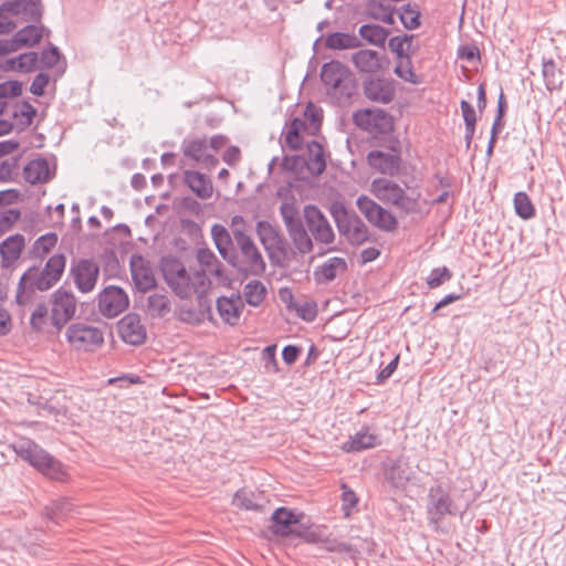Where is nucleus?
<instances>
[{
	"label": "nucleus",
	"instance_id": "423d86ee",
	"mask_svg": "<svg viewBox=\"0 0 566 566\" xmlns=\"http://www.w3.org/2000/svg\"><path fill=\"white\" fill-rule=\"evenodd\" d=\"M321 80L328 87V93L339 97L350 98L357 88L352 71L336 60L323 64Z\"/></svg>",
	"mask_w": 566,
	"mask_h": 566
},
{
	"label": "nucleus",
	"instance_id": "0e129e2a",
	"mask_svg": "<svg viewBox=\"0 0 566 566\" xmlns=\"http://www.w3.org/2000/svg\"><path fill=\"white\" fill-rule=\"evenodd\" d=\"M22 93V83L19 81H7L0 83V98L18 97Z\"/></svg>",
	"mask_w": 566,
	"mask_h": 566
},
{
	"label": "nucleus",
	"instance_id": "13d9d810",
	"mask_svg": "<svg viewBox=\"0 0 566 566\" xmlns=\"http://www.w3.org/2000/svg\"><path fill=\"white\" fill-rule=\"evenodd\" d=\"M60 59V50L55 45L50 44L48 49H44L41 52V56L39 57V66L44 69H52L59 63Z\"/></svg>",
	"mask_w": 566,
	"mask_h": 566
},
{
	"label": "nucleus",
	"instance_id": "4d7b16f0",
	"mask_svg": "<svg viewBox=\"0 0 566 566\" xmlns=\"http://www.w3.org/2000/svg\"><path fill=\"white\" fill-rule=\"evenodd\" d=\"M452 275V272L447 266L434 268L427 279V284L430 289L439 287L444 282L451 280Z\"/></svg>",
	"mask_w": 566,
	"mask_h": 566
},
{
	"label": "nucleus",
	"instance_id": "680f3d73",
	"mask_svg": "<svg viewBox=\"0 0 566 566\" xmlns=\"http://www.w3.org/2000/svg\"><path fill=\"white\" fill-rule=\"evenodd\" d=\"M292 310L306 322H313L317 315V305L314 302L294 303Z\"/></svg>",
	"mask_w": 566,
	"mask_h": 566
},
{
	"label": "nucleus",
	"instance_id": "412c9836",
	"mask_svg": "<svg viewBox=\"0 0 566 566\" xmlns=\"http://www.w3.org/2000/svg\"><path fill=\"white\" fill-rule=\"evenodd\" d=\"M382 473L386 482L395 489L403 488L410 480V468L402 455L385 462Z\"/></svg>",
	"mask_w": 566,
	"mask_h": 566
},
{
	"label": "nucleus",
	"instance_id": "4c0bfd02",
	"mask_svg": "<svg viewBox=\"0 0 566 566\" xmlns=\"http://www.w3.org/2000/svg\"><path fill=\"white\" fill-rule=\"evenodd\" d=\"M377 444V436L371 434L368 430L359 431L348 441L344 443L343 449L346 452H360L366 449L374 448Z\"/></svg>",
	"mask_w": 566,
	"mask_h": 566
},
{
	"label": "nucleus",
	"instance_id": "f704fd0d",
	"mask_svg": "<svg viewBox=\"0 0 566 566\" xmlns=\"http://www.w3.org/2000/svg\"><path fill=\"white\" fill-rule=\"evenodd\" d=\"M394 12L395 9L391 6L385 4L380 0L366 1V14L370 19L392 25L395 23Z\"/></svg>",
	"mask_w": 566,
	"mask_h": 566
},
{
	"label": "nucleus",
	"instance_id": "2f4dec72",
	"mask_svg": "<svg viewBox=\"0 0 566 566\" xmlns=\"http://www.w3.org/2000/svg\"><path fill=\"white\" fill-rule=\"evenodd\" d=\"M306 149L308 156L307 169L312 175H322L327 167L324 146L317 140H312L307 143Z\"/></svg>",
	"mask_w": 566,
	"mask_h": 566
},
{
	"label": "nucleus",
	"instance_id": "6e6552de",
	"mask_svg": "<svg viewBox=\"0 0 566 566\" xmlns=\"http://www.w3.org/2000/svg\"><path fill=\"white\" fill-rule=\"evenodd\" d=\"M280 213L297 252L301 254L312 252L314 249L313 240L307 233L294 205L286 202L282 203L280 207Z\"/></svg>",
	"mask_w": 566,
	"mask_h": 566
},
{
	"label": "nucleus",
	"instance_id": "a211bd4d",
	"mask_svg": "<svg viewBox=\"0 0 566 566\" xmlns=\"http://www.w3.org/2000/svg\"><path fill=\"white\" fill-rule=\"evenodd\" d=\"M122 339L129 345L139 346L145 343L147 333L136 313H128L117 324Z\"/></svg>",
	"mask_w": 566,
	"mask_h": 566
},
{
	"label": "nucleus",
	"instance_id": "5fc2aeb1",
	"mask_svg": "<svg viewBox=\"0 0 566 566\" xmlns=\"http://www.w3.org/2000/svg\"><path fill=\"white\" fill-rule=\"evenodd\" d=\"M376 228L391 232L397 229L398 221L397 218L385 208H377V220L374 224Z\"/></svg>",
	"mask_w": 566,
	"mask_h": 566
},
{
	"label": "nucleus",
	"instance_id": "7ed1b4c3",
	"mask_svg": "<svg viewBox=\"0 0 566 566\" xmlns=\"http://www.w3.org/2000/svg\"><path fill=\"white\" fill-rule=\"evenodd\" d=\"M66 258L56 253L49 258L43 269L29 268L20 277L17 290V302L25 303L35 291L44 292L53 287L62 277Z\"/></svg>",
	"mask_w": 566,
	"mask_h": 566
},
{
	"label": "nucleus",
	"instance_id": "f8f14e48",
	"mask_svg": "<svg viewBox=\"0 0 566 566\" xmlns=\"http://www.w3.org/2000/svg\"><path fill=\"white\" fill-rule=\"evenodd\" d=\"M304 227L317 243L331 244L335 240L334 230L323 213L315 205H306L303 209Z\"/></svg>",
	"mask_w": 566,
	"mask_h": 566
},
{
	"label": "nucleus",
	"instance_id": "5701e85b",
	"mask_svg": "<svg viewBox=\"0 0 566 566\" xmlns=\"http://www.w3.org/2000/svg\"><path fill=\"white\" fill-rule=\"evenodd\" d=\"M303 516V513L295 514L286 507H279L271 515L270 531L276 536L291 537L293 525L298 524Z\"/></svg>",
	"mask_w": 566,
	"mask_h": 566
},
{
	"label": "nucleus",
	"instance_id": "473e14b6",
	"mask_svg": "<svg viewBox=\"0 0 566 566\" xmlns=\"http://www.w3.org/2000/svg\"><path fill=\"white\" fill-rule=\"evenodd\" d=\"M302 132H308L307 122L300 117H294L286 130L283 132L285 145L291 150H300L303 148L304 139Z\"/></svg>",
	"mask_w": 566,
	"mask_h": 566
},
{
	"label": "nucleus",
	"instance_id": "052dcab7",
	"mask_svg": "<svg viewBox=\"0 0 566 566\" xmlns=\"http://www.w3.org/2000/svg\"><path fill=\"white\" fill-rule=\"evenodd\" d=\"M291 537H300L307 543H316L321 541V533L305 527L300 521L298 524L293 525Z\"/></svg>",
	"mask_w": 566,
	"mask_h": 566
},
{
	"label": "nucleus",
	"instance_id": "4be33fe9",
	"mask_svg": "<svg viewBox=\"0 0 566 566\" xmlns=\"http://www.w3.org/2000/svg\"><path fill=\"white\" fill-rule=\"evenodd\" d=\"M368 165L380 174L396 176L399 172L401 157L398 154L371 150L367 155Z\"/></svg>",
	"mask_w": 566,
	"mask_h": 566
},
{
	"label": "nucleus",
	"instance_id": "58836bf2",
	"mask_svg": "<svg viewBox=\"0 0 566 566\" xmlns=\"http://www.w3.org/2000/svg\"><path fill=\"white\" fill-rule=\"evenodd\" d=\"M7 64L9 69L22 73H29L35 69H40L39 55L35 52L22 53L18 57L8 60Z\"/></svg>",
	"mask_w": 566,
	"mask_h": 566
},
{
	"label": "nucleus",
	"instance_id": "9b49d317",
	"mask_svg": "<svg viewBox=\"0 0 566 566\" xmlns=\"http://www.w3.org/2000/svg\"><path fill=\"white\" fill-rule=\"evenodd\" d=\"M51 304L50 323L60 332L74 317L77 300L72 291L61 286L52 293Z\"/></svg>",
	"mask_w": 566,
	"mask_h": 566
},
{
	"label": "nucleus",
	"instance_id": "6e6d98bb",
	"mask_svg": "<svg viewBox=\"0 0 566 566\" xmlns=\"http://www.w3.org/2000/svg\"><path fill=\"white\" fill-rule=\"evenodd\" d=\"M49 321L50 316L48 306L44 303H39L30 317L31 328L35 332H41Z\"/></svg>",
	"mask_w": 566,
	"mask_h": 566
},
{
	"label": "nucleus",
	"instance_id": "2eb2a0df",
	"mask_svg": "<svg viewBox=\"0 0 566 566\" xmlns=\"http://www.w3.org/2000/svg\"><path fill=\"white\" fill-rule=\"evenodd\" d=\"M256 235L266 251L272 264L279 265L277 254H286V242L281 235L279 229L272 226L269 221H258L255 227Z\"/></svg>",
	"mask_w": 566,
	"mask_h": 566
},
{
	"label": "nucleus",
	"instance_id": "dca6fc26",
	"mask_svg": "<svg viewBox=\"0 0 566 566\" xmlns=\"http://www.w3.org/2000/svg\"><path fill=\"white\" fill-rule=\"evenodd\" d=\"M98 276L99 266L94 260L80 259L71 264L70 277H72L81 293L92 292L96 286Z\"/></svg>",
	"mask_w": 566,
	"mask_h": 566
},
{
	"label": "nucleus",
	"instance_id": "393cba45",
	"mask_svg": "<svg viewBox=\"0 0 566 566\" xmlns=\"http://www.w3.org/2000/svg\"><path fill=\"white\" fill-rule=\"evenodd\" d=\"M25 245V239L22 234L15 233L8 237L0 243V255L2 259V266H12L20 258L22 250Z\"/></svg>",
	"mask_w": 566,
	"mask_h": 566
},
{
	"label": "nucleus",
	"instance_id": "9d476101",
	"mask_svg": "<svg viewBox=\"0 0 566 566\" xmlns=\"http://www.w3.org/2000/svg\"><path fill=\"white\" fill-rule=\"evenodd\" d=\"M353 123L373 135H386L394 130V118L382 108L358 109L353 114Z\"/></svg>",
	"mask_w": 566,
	"mask_h": 566
},
{
	"label": "nucleus",
	"instance_id": "c85d7f7f",
	"mask_svg": "<svg viewBox=\"0 0 566 566\" xmlns=\"http://www.w3.org/2000/svg\"><path fill=\"white\" fill-rule=\"evenodd\" d=\"M43 38V27L29 24L19 30L9 41L14 45V51L22 46L33 48L41 42Z\"/></svg>",
	"mask_w": 566,
	"mask_h": 566
},
{
	"label": "nucleus",
	"instance_id": "ea45409f",
	"mask_svg": "<svg viewBox=\"0 0 566 566\" xmlns=\"http://www.w3.org/2000/svg\"><path fill=\"white\" fill-rule=\"evenodd\" d=\"M147 310L153 317H165L171 310V302L166 294L155 293L147 298Z\"/></svg>",
	"mask_w": 566,
	"mask_h": 566
},
{
	"label": "nucleus",
	"instance_id": "bf43d9fd",
	"mask_svg": "<svg viewBox=\"0 0 566 566\" xmlns=\"http://www.w3.org/2000/svg\"><path fill=\"white\" fill-rule=\"evenodd\" d=\"M412 39L413 34L392 36L388 42V46L394 53H396L397 59H406L409 57L410 55L405 52L403 44L410 43Z\"/></svg>",
	"mask_w": 566,
	"mask_h": 566
},
{
	"label": "nucleus",
	"instance_id": "a878e982",
	"mask_svg": "<svg viewBox=\"0 0 566 566\" xmlns=\"http://www.w3.org/2000/svg\"><path fill=\"white\" fill-rule=\"evenodd\" d=\"M269 503L263 492L240 489L233 496V505L241 510L261 512Z\"/></svg>",
	"mask_w": 566,
	"mask_h": 566
},
{
	"label": "nucleus",
	"instance_id": "864d4df0",
	"mask_svg": "<svg viewBox=\"0 0 566 566\" xmlns=\"http://www.w3.org/2000/svg\"><path fill=\"white\" fill-rule=\"evenodd\" d=\"M356 205L367 221L374 226L377 220V208H381V206L365 195L357 198Z\"/></svg>",
	"mask_w": 566,
	"mask_h": 566
},
{
	"label": "nucleus",
	"instance_id": "774afa93",
	"mask_svg": "<svg viewBox=\"0 0 566 566\" xmlns=\"http://www.w3.org/2000/svg\"><path fill=\"white\" fill-rule=\"evenodd\" d=\"M458 57L468 62L480 60V50L475 44L461 45L458 49Z\"/></svg>",
	"mask_w": 566,
	"mask_h": 566
},
{
	"label": "nucleus",
	"instance_id": "bb28decb",
	"mask_svg": "<svg viewBox=\"0 0 566 566\" xmlns=\"http://www.w3.org/2000/svg\"><path fill=\"white\" fill-rule=\"evenodd\" d=\"M184 181L198 198L206 200L212 196V182L206 175L196 170H185Z\"/></svg>",
	"mask_w": 566,
	"mask_h": 566
},
{
	"label": "nucleus",
	"instance_id": "4468645a",
	"mask_svg": "<svg viewBox=\"0 0 566 566\" xmlns=\"http://www.w3.org/2000/svg\"><path fill=\"white\" fill-rule=\"evenodd\" d=\"M66 338L75 349L85 352H92L104 343V335L99 328L83 323L70 325Z\"/></svg>",
	"mask_w": 566,
	"mask_h": 566
},
{
	"label": "nucleus",
	"instance_id": "8fccbe9b",
	"mask_svg": "<svg viewBox=\"0 0 566 566\" xmlns=\"http://www.w3.org/2000/svg\"><path fill=\"white\" fill-rule=\"evenodd\" d=\"M12 116L14 118L21 117L22 119L19 120L18 125L21 129H25L33 123L36 116V108L28 101H22L13 111Z\"/></svg>",
	"mask_w": 566,
	"mask_h": 566
},
{
	"label": "nucleus",
	"instance_id": "b1692460",
	"mask_svg": "<svg viewBox=\"0 0 566 566\" xmlns=\"http://www.w3.org/2000/svg\"><path fill=\"white\" fill-rule=\"evenodd\" d=\"M244 304L239 294L231 297L220 296L217 300V310L220 317L224 323L231 326H237L239 324Z\"/></svg>",
	"mask_w": 566,
	"mask_h": 566
},
{
	"label": "nucleus",
	"instance_id": "c03bdc74",
	"mask_svg": "<svg viewBox=\"0 0 566 566\" xmlns=\"http://www.w3.org/2000/svg\"><path fill=\"white\" fill-rule=\"evenodd\" d=\"M318 543L322 544V547L327 552L344 553L353 559L359 555V551L353 545L339 542L336 538L324 537L322 534Z\"/></svg>",
	"mask_w": 566,
	"mask_h": 566
},
{
	"label": "nucleus",
	"instance_id": "de8ad7c7",
	"mask_svg": "<svg viewBox=\"0 0 566 566\" xmlns=\"http://www.w3.org/2000/svg\"><path fill=\"white\" fill-rule=\"evenodd\" d=\"M57 243V234L49 232L35 240L31 253L34 258L43 259Z\"/></svg>",
	"mask_w": 566,
	"mask_h": 566
},
{
	"label": "nucleus",
	"instance_id": "1a4fd4ad",
	"mask_svg": "<svg viewBox=\"0 0 566 566\" xmlns=\"http://www.w3.org/2000/svg\"><path fill=\"white\" fill-rule=\"evenodd\" d=\"M426 510L429 524L433 525L436 530L447 515L458 513V506L441 484L432 485L428 490Z\"/></svg>",
	"mask_w": 566,
	"mask_h": 566
},
{
	"label": "nucleus",
	"instance_id": "603ef678",
	"mask_svg": "<svg viewBox=\"0 0 566 566\" xmlns=\"http://www.w3.org/2000/svg\"><path fill=\"white\" fill-rule=\"evenodd\" d=\"M305 122L308 120L307 129L311 135H316L322 125L323 114L322 109L315 106L313 103H308L304 111Z\"/></svg>",
	"mask_w": 566,
	"mask_h": 566
},
{
	"label": "nucleus",
	"instance_id": "e2e57ef3",
	"mask_svg": "<svg viewBox=\"0 0 566 566\" xmlns=\"http://www.w3.org/2000/svg\"><path fill=\"white\" fill-rule=\"evenodd\" d=\"M342 502L345 516H349L352 510L358 504L356 493L345 483L342 484Z\"/></svg>",
	"mask_w": 566,
	"mask_h": 566
},
{
	"label": "nucleus",
	"instance_id": "cd10ccee",
	"mask_svg": "<svg viewBox=\"0 0 566 566\" xmlns=\"http://www.w3.org/2000/svg\"><path fill=\"white\" fill-rule=\"evenodd\" d=\"M197 260L199 264L202 266L201 270H205L206 275L207 272H209L211 275L216 276L221 283L228 281V276L224 273L223 264L218 260L216 254L210 249H198Z\"/></svg>",
	"mask_w": 566,
	"mask_h": 566
},
{
	"label": "nucleus",
	"instance_id": "72a5a7b5",
	"mask_svg": "<svg viewBox=\"0 0 566 566\" xmlns=\"http://www.w3.org/2000/svg\"><path fill=\"white\" fill-rule=\"evenodd\" d=\"M325 46L329 50H349L361 46V42L355 34L334 32L325 39Z\"/></svg>",
	"mask_w": 566,
	"mask_h": 566
},
{
	"label": "nucleus",
	"instance_id": "c9c22d12",
	"mask_svg": "<svg viewBox=\"0 0 566 566\" xmlns=\"http://www.w3.org/2000/svg\"><path fill=\"white\" fill-rule=\"evenodd\" d=\"M542 74L548 91L559 90L563 85V71L556 66L553 59H543Z\"/></svg>",
	"mask_w": 566,
	"mask_h": 566
},
{
	"label": "nucleus",
	"instance_id": "20e7f679",
	"mask_svg": "<svg viewBox=\"0 0 566 566\" xmlns=\"http://www.w3.org/2000/svg\"><path fill=\"white\" fill-rule=\"evenodd\" d=\"M13 448L18 457L43 475L56 481L64 480L65 471L63 464L32 440H21Z\"/></svg>",
	"mask_w": 566,
	"mask_h": 566
},
{
	"label": "nucleus",
	"instance_id": "79ce46f5",
	"mask_svg": "<svg viewBox=\"0 0 566 566\" xmlns=\"http://www.w3.org/2000/svg\"><path fill=\"white\" fill-rule=\"evenodd\" d=\"M245 302L251 306H259L265 298L266 289L259 280L250 281L243 289Z\"/></svg>",
	"mask_w": 566,
	"mask_h": 566
},
{
	"label": "nucleus",
	"instance_id": "3c124183",
	"mask_svg": "<svg viewBox=\"0 0 566 566\" xmlns=\"http://www.w3.org/2000/svg\"><path fill=\"white\" fill-rule=\"evenodd\" d=\"M399 62L395 66L394 73L405 82L411 84H419L420 78L412 70V62L410 56L406 59H398Z\"/></svg>",
	"mask_w": 566,
	"mask_h": 566
},
{
	"label": "nucleus",
	"instance_id": "0eeeda50",
	"mask_svg": "<svg viewBox=\"0 0 566 566\" xmlns=\"http://www.w3.org/2000/svg\"><path fill=\"white\" fill-rule=\"evenodd\" d=\"M371 190L380 201L395 206L406 214L417 211L418 198L407 196L405 190L390 179L377 178L373 180Z\"/></svg>",
	"mask_w": 566,
	"mask_h": 566
},
{
	"label": "nucleus",
	"instance_id": "09e8293b",
	"mask_svg": "<svg viewBox=\"0 0 566 566\" xmlns=\"http://www.w3.org/2000/svg\"><path fill=\"white\" fill-rule=\"evenodd\" d=\"M514 208L516 214L524 220L535 217L536 211L534 205L526 192L520 191L515 193Z\"/></svg>",
	"mask_w": 566,
	"mask_h": 566
},
{
	"label": "nucleus",
	"instance_id": "6ab92c4d",
	"mask_svg": "<svg viewBox=\"0 0 566 566\" xmlns=\"http://www.w3.org/2000/svg\"><path fill=\"white\" fill-rule=\"evenodd\" d=\"M352 62L359 72L375 75L386 69L389 60L377 51L363 49L352 55Z\"/></svg>",
	"mask_w": 566,
	"mask_h": 566
},
{
	"label": "nucleus",
	"instance_id": "a18cd8bd",
	"mask_svg": "<svg viewBox=\"0 0 566 566\" xmlns=\"http://www.w3.org/2000/svg\"><path fill=\"white\" fill-rule=\"evenodd\" d=\"M421 12L417 4L407 3L401 7L399 19L407 30H416L420 27Z\"/></svg>",
	"mask_w": 566,
	"mask_h": 566
},
{
	"label": "nucleus",
	"instance_id": "aec40b11",
	"mask_svg": "<svg viewBox=\"0 0 566 566\" xmlns=\"http://www.w3.org/2000/svg\"><path fill=\"white\" fill-rule=\"evenodd\" d=\"M130 273L136 289L139 292H147L156 286V279L147 261L140 255H133L130 259Z\"/></svg>",
	"mask_w": 566,
	"mask_h": 566
},
{
	"label": "nucleus",
	"instance_id": "e433bc0d",
	"mask_svg": "<svg viewBox=\"0 0 566 566\" xmlns=\"http://www.w3.org/2000/svg\"><path fill=\"white\" fill-rule=\"evenodd\" d=\"M358 34L369 44L385 48L389 31L378 24H363L358 30Z\"/></svg>",
	"mask_w": 566,
	"mask_h": 566
},
{
	"label": "nucleus",
	"instance_id": "338daca9",
	"mask_svg": "<svg viewBox=\"0 0 566 566\" xmlns=\"http://www.w3.org/2000/svg\"><path fill=\"white\" fill-rule=\"evenodd\" d=\"M50 82V75L46 73H39L31 83L30 92L35 96H43L44 90Z\"/></svg>",
	"mask_w": 566,
	"mask_h": 566
},
{
	"label": "nucleus",
	"instance_id": "39448f33",
	"mask_svg": "<svg viewBox=\"0 0 566 566\" xmlns=\"http://www.w3.org/2000/svg\"><path fill=\"white\" fill-rule=\"evenodd\" d=\"M329 213L336 223L338 232L345 237L349 244L358 247L373 241L365 222L355 211L348 210L343 202H332Z\"/></svg>",
	"mask_w": 566,
	"mask_h": 566
},
{
	"label": "nucleus",
	"instance_id": "c756f323",
	"mask_svg": "<svg viewBox=\"0 0 566 566\" xmlns=\"http://www.w3.org/2000/svg\"><path fill=\"white\" fill-rule=\"evenodd\" d=\"M346 270L347 263L345 259L334 256L314 271V277L317 283H327L335 280L339 272H345Z\"/></svg>",
	"mask_w": 566,
	"mask_h": 566
},
{
	"label": "nucleus",
	"instance_id": "37998d69",
	"mask_svg": "<svg viewBox=\"0 0 566 566\" xmlns=\"http://www.w3.org/2000/svg\"><path fill=\"white\" fill-rule=\"evenodd\" d=\"M208 147L206 138H196L191 140H184L182 154L185 157L192 159L196 163H200L205 157V151Z\"/></svg>",
	"mask_w": 566,
	"mask_h": 566
},
{
	"label": "nucleus",
	"instance_id": "f3484780",
	"mask_svg": "<svg viewBox=\"0 0 566 566\" xmlns=\"http://www.w3.org/2000/svg\"><path fill=\"white\" fill-rule=\"evenodd\" d=\"M128 305V295L119 286H106L98 294V310L105 317L114 318L118 316Z\"/></svg>",
	"mask_w": 566,
	"mask_h": 566
},
{
	"label": "nucleus",
	"instance_id": "ddd939ff",
	"mask_svg": "<svg viewBox=\"0 0 566 566\" xmlns=\"http://www.w3.org/2000/svg\"><path fill=\"white\" fill-rule=\"evenodd\" d=\"M392 78L368 75L361 81V93L365 99L375 104H389L396 95Z\"/></svg>",
	"mask_w": 566,
	"mask_h": 566
},
{
	"label": "nucleus",
	"instance_id": "49530a36",
	"mask_svg": "<svg viewBox=\"0 0 566 566\" xmlns=\"http://www.w3.org/2000/svg\"><path fill=\"white\" fill-rule=\"evenodd\" d=\"M20 14L24 21L40 22L43 15L41 0H21Z\"/></svg>",
	"mask_w": 566,
	"mask_h": 566
},
{
	"label": "nucleus",
	"instance_id": "69168bd1",
	"mask_svg": "<svg viewBox=\"0 0 566 566\" xmlns=\"http://www.w3.org/2000/svg\"><path fill=\"white\" fill-rule=\"evenodd\" d=\"M507 111V102L503 88L500 90L499 98H497V108L496 115L492 126L503 128L505 125L504 116Z\"/></svg>",
	"mask_w": 566,
	"mask_h": 566
},
{
	"label": "nucleus",
	"instance_id": "7c9ffc66",
	"mask_svg": "<svg viewBox=\"0 0 566 566\" xmlns=\"http://www.w3.org/2000/svg\"><path fill=\"white\" fill-rule=\"evenodd\" d=\"M24 179L31 184H44L50 180L49 163L44 158H38L29 161L23 169Z\"/></svg>",
	"mask_w": 566,
	"mask_h": 566
},
{
	"label": "nucleus",
	"instance_id": "f03ea898",
	"mask_svg": "<svg viewBox=\"0 0 566 566\" xmlns=\"http://www.w3.org/2000/svg\"><path fill=\"white\" fill-rule=\"evenodd\" d=\"M160 271L171 291L181 300H187L193 291L210 289L211 282L205 270L188 271L181 260L174 255L163 256Z\"/></svg>",
	"mask_w": 566,
	"mask_h": 566
},
{
	"label": "nucleus",
	"instance_id": "a19ab883",
	"mask_svg": "<svg viewBox=\"0 0 566 566\" xmlns=\"http://www.w3.org/2000/svg\"><path fill=\"white\" fill-rule=\"evenodd\" d=\"M72 510V503L66 499H62L53 501L50 505H46L43 510V515L54 523H60V521L65 518Z\"/></svg>",
	"mask_w": 566,
	"mask_h": 566
},
{
	"label": "nucleus",
	"instance_id": "f257e3e1",
	"mask_svg": "<svg viewBox=\"0 0 566 566\" xmlns=\"http://www.w3.org/2000/svg\"><path fill=\"white\" fill-rule=\"evenodd\" d=\"M211 235L220 255L237 270L242 279L261 276L266 263L252 238L247 234L242 216L231 219V231L222 224H213Z\"/></svg>",
	"mask_w": 566,
	"mask_h": 566
}]
</instances>
